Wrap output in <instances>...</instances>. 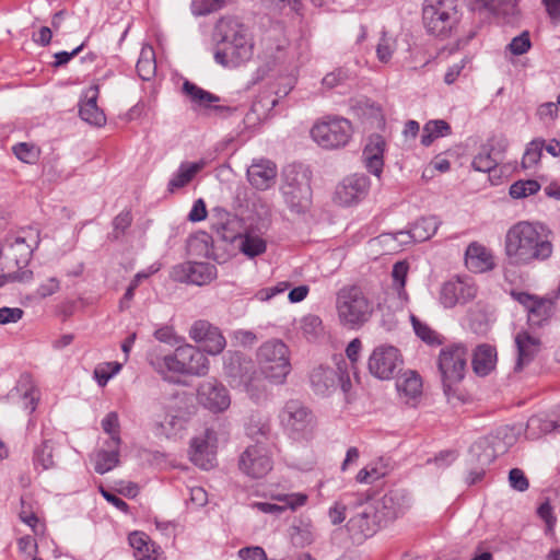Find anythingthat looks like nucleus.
Wrapping results in <instances>:
<instances>
[{"mask_svg": "<svg viewBox=\"0 0 560 560\" xmlns=\"http://www.w3.org/2000/svg\"><path fill=\"white\" fill-rule=\"evenodd\" d=\"M552 244L544 234L542 225L528 221L513 224L504 236V253L512 266H528L552 255Z\"/></svg>", "mask_w": 560, "mask_h": 560, "instance_id": "obj_1", "label": "nucleus"}, {"mask_svg": "<svg viewBox=\"0 0 560 560\" xmlns=\"http://www.w3.org/2000/svg\"><path fill=\"white\" fill-rule=\"evenodd\" d=\"M214 37L223 44V48L214 52L217 63L226 68H236L252 59L254 55L252 34L237 18H221L215 24Z\"/></svg>", "mask_w": 560, "mask_h": 560, "instance_id": "obj_2", "label": "nucleus"}, {"mask_svg": "<svg viewBox=\"0 0 560 560\" xmlns=\"http://www.w3.org/2000/svg\"><path fill=\"white\" fill-rule=\"evenodd\" d=\"M40 244V232L35 226H25L8 234L0 246L1 270H28L34 252Z\"/></svg>", "mask_w": 560, "mask_h": 560, "instance_id": "obj_3", "label": "nucleus"}, {"mask_svg": "<svg viewBox=\"0 0 560 560\" xmlns=\"http://www.w3.org/2000/svg\"><path fill=\"white\" fill-rule=\"evenodd\" d=\"M336 313L339 324L347 329L363 327L374 313L371 299L358 285H346L336 294Z\"/></svg>", "mask_w": 560, "mask_h": 560, "instance_id": "obj_4", "label": "nucleus"}, {"mask_svg": "<svg viewBox=\"0 0 560 560\" xmlns=\"http://www.w3.org/2000/svg\"><path fill=\"white\" fill-rule=\"evenodd\" d=\"M312 173L303 164H289L282 172L281 194L288 209L295 214L305 213L312 205Z\"/></svg>", "mask_w": 560, "mask_h": 560, "instance_id": "obj_5", "label": "nucleus"}, {"mask_svg": "<svg viewBox=\"0 0 560 560\" xmlns=\"http://www.w3.org/2000/svg\"><path fill=\"white\" fill-rule=\"evenodd\" d=\"M188 417L185 408L175 399L158 404L151 415L150 428L158 438H180L187 428Z\"/></svg>", "mask_w": 560, "mask_h": 560, "instance_id": "obj_6", "label": "nucleus"}, {"mask_svg": "<svg viewBox=\"0 0 560 560\" xmlns=\"http://www.w3.org/2000/svg\"><path fill=\"white\" fill-rule=\"evenodd\" d=\"M279 422L284 433L294 441H308L313 438L316 419L313 412L300 400L289 399L280 409Z\"/></svg>", "mask_w": 560, "mask_h": 560, "instance_id": "obj_7", "label": "nucleus"}, {"mask_svg": "<svg viewBox=\"0 0 560 560\" xmlns=\"http://www.w3.org/2000/svg\"><path fill=\"white\" fill-rule=\"evenodd\" d=\"M468 360L467 349L463 345H451L441 349L438 360L443 390L448 401L458 398L454 385L465 376Z\"/></svg>", "mask_w": 560, "mask_h": 560, "instance_id": "obj_8", "label": "nucleus"}, {"mask_svg": "<svg viewBox=\"0 0 560 560\" xmlns=\"http://www.w3.org/2000/svg\"><path fill=\"white\" fill-rule=\"evenodd\" d=\"M422 19L430 34L448 36L459 20L458 0H424Z\"/></svg>", "mask_w": 560, "mask_h": 560, "instance_id": "obj_9", "label": "nucleus"}, {"mask_svg": "<svg viewBox=\"0 0 560 560\" xmlns=\"http://www.w3.org/2000/svg\"><path fill=\"white\" fill-rule=\"evenodd\" d=\"M257 362L265 377L275 384H282L291 371L289 349L278 339L268 340L259 347Z\"/></svg>", "mask_w": 560, "mask_h": 560, "instance_id": "obj_10", "label": "nucleus"}, {"mask_svg": "<svg viewBox=\"0 0 560 560\" xmlns=\"http://www.w3.org/2000/svg\"><path fill=\"white\" fill-rule=\"evenodd\" d=\"M223 372L232 387L241 388L252 398L257 397L258 387L254 384L256 372L250 359L238 351H226L223 355Z\"/></svg>", "mask_w": 560, "mask_h": 560, "instance_id": "obj_11", "label": "nucleus"}, {"mask_svg": "<svg viewBox=\"0 0 560 560\" xmlns=\"http://www.w3.org/2000/svg\"><path fill=\"white\" fill-rule=\"evenodd\" d=\"M311 136L324 149H339L351 139L352 125L343 117L328 116L313 126Z\"/></svg>", "mask_w": 560, "mask_h": 560, "instance_id": "obj_12", "label": "nucleus"}, {"mask_svg": "<svg viewBox=\"0 0 560 560\" xmlns=\"http://www.w3.org/2000/svg\"><path fill=\"white\" fill-rule=\"evenodd\" d=\"M197 404L213 415L225 412L232 402L229 389L217 378H209L198 384Z\"/></svg>", "mask_w": 560, "mask_h": 560, "instance_id": "obj_13", "label": "nucleus"}, {"mask_svg": "<svg viewBox=\"0 0 560 560\" xmlns=\"http://www.w3.org/2000/svg\"><path fill=\"white\" fill-rule=\"evenodd\" d=\"M402 363L399 350L390 345H380L373 349L368 360L370 373L382 381L394 377Z\"/></svg>", "mask_w": 560, "mask_h": 560, "instance_id": "obj_14", "label": "nucleus"}, {"mask_svg": "<svg viewBox=\"0 0 560 560\" xmlns=\"http://www.w3.org/2000/svg\"><path fill=\"white\" fill-rule=\"evenodd\" d=\"M371 180L364 174L346 177L335 189L334 200L342 207H351L361 202L369 195Z\"/></svg>", "mask_w": 560, "mask_h": 560, "instance_id": "obj_15", "label": "nucleus"}, {"mask_svg": "<svg viewBox=\"0 0 560 560\" xmlns=\"http://www.w3.org/2000/svg\"><path fill=\"white\" fill-rule=\"evenodd\" d=\"M217 267L210 262L186 261L175 265L171 270V278L174 281L206 285L217 278Z\"/></svg>", "mask_w": 560, "mask_h": 560, "instance_id": "obj_16", "label": "nucleus"}, {"mask_svg": "<svg viewBox=\"0 0 560 560\" xmlns=\"http://www.w3.org/2000/svg\"><path fill=\"white\" fill-rule=\"evenodd\" d=\"M477 294V288L472 279L468 277H455L445 281L440 290V303L445 308H452L457 304H465Z\"/></svg>", "mask_w": 560, "mask_h": 560, "instance_id": "obj_17", "label": "nucleus"}, {"mask_svg": "<svg viewBox=\"0 0 560 560\" xmlns=\"http://www.w3.org/2000/svg\"><path fill=\"white\" fill-rule=\"evenodd\" d=\"M238 466L246 476L259 479L265 477L272 469L273 462L264 445L254 444L246 447L241 454Z\"/></svg>", "mask_w": 560, "mask_h": 560, "instance_id": "obj_18", "label": "nucleus"}, {"mask_svg": "<svg viewBox=\"0 0 560 560\" xmlns=\"http://www.w3.org/2000/svg\"><path fill=\"white\" fill-rule=\"evenodd\" d=\"M189 337L202 346V352L210 355L220 354L226 347V340L220 328L208 320H196L190 329Z\"/></svg>", "mask_w": 560, "mask_h": 560, "instance_id": "obj_19", "label": "nucleus"}, {"mask_svg": "<svg viewBox=\"0 0 560 560\" xmlns=\"http://www.w3.org/2000/svg\"><path fill=\"white\" fill-rule=\"evenodd\" d=\"M373 503L378 510L384 523L387 524L402 516L411 506V497L405 489H393Z\"/></svg>", "mask_w": 560, "mask_h": 560, "instance_id": "obj_20", "label": "nucleus"}, {"mask_svg": "<svg viewBox=\"0 0 560 560\" xmlns=\"http://www.w3.org/2000/svg\"><path fill=\"white\" fill-rule=\"evenodd\" d=\"M383 525L385 523L373 501L362 505L348 522L349 530L359 539L374 535Z\"/></svg>", "mask_w": 560, "mask_h": 560, "instance_id": "obj_21", "label": "nucleus"}, {"mask_svg": "<svg viewBox=\"0 0 560 560\" xmlns=\"http://www.w3.org/2000/svg\"><path fill=\"white\" fill-rule=\"evenodd\" d=\"M218 445L217 433L212 429H206L202 435L191 441L190 458L195 465L202 469H210L214 466Z\"/></svg>", "mask_w": 560, "mask_h": 560, "instance_id": "obj_22", "label": "nucleus"}, {"mask_svg": "<svg viewBox=\"0 0 560 560\" xmlns=\"http://www.w3.org/2000/svg\"><path fill=\"white\" fill-rule=\"evenodd\" d=\"M387 148L385 139L381 135H371L362 151V161L365 168L381 178L384 168V154Z\"/></svg>", "mask_w": 560, "mask_h": 560, "instance_id": "obj_23", "label": "nucleus"}, {"mask_svg": "<svg viewBox=\"0 0 560 560\" xmlns=\"http://www.w3.org/2000/svg\"><path fill=\"white\" fill-rule=\"evenodd\" d=\"M465 265L470 271L476 273L490 271L495 266L491 249L477 242H472L467 246Z\"/></svg>", "mask_w": 560, "mask_h": 560, "instance_id": "obj_24", "label": "nucleus"}, {"mask_svg": "<svg viewBox=\"0 0 560 560\" xmlns=\"http://www.w3.org/2000/svg\"><path fill=\"white\" fill-rule=\"evenodd\" d=\"M206 165L207 162L203 159L195 162H182L177 170L171 175L167 183V190L171 194H174L179 189L188 186L197 176V174L206 167Z\"/></svg>", "mask_w": 560, "mask_h": 560, "instance_id": "obj_25", "label": "nucleus"}, {"mask_svg": "<svg viewBox=\"0 0 560 560\" xmlns=\"http://www.w3.org/2000/svg\"><path fill=\"white\" fill-rule=\"evenodd\" d=\"M277 167L269 160H258L247 168L249 183L258 190H266L275 184Z\"/></svg>", "mask_w": 560, "mask_h": 560, "instance_id": "obj_26", "label": "nucleus"}, {"mask_svg": "<svg viewBox=\"0 0 560 560\" xmlns=\"http://www.w3.org/2000/svg\"><path fill=\"white\" fill-rule=\"evenodd\" d=\"M136 560H164L163 551L145 533L133 532L128 537Z\"/></svg>", "mask_w": 560, "mask_h": 560, "instance_id": "obj_27", "label": "nucleus"}, {"mask_svg": "<svg viewBox=\"0 0 560 560\" xmlns=\"http://www.w3.org/2000/svg\"><path fill=\"white\" fill-rule=\"evenodd\" d=\"M514 341L517 351L514 371L520 372L537 355L540 350V341L527 331H520Z\"/></svg>", "mask_w": 560, "mask_h": 560, "instance_id": "obj_28", "label": "nucleus"}, {"mask_svg": "<svg viewBox=\"0 0 560 560\" xmlns=\"http://www.w3.org/2000/svg\"><path fill=\"white\" fill-rule=\"evenodd\" d=\"M98 86L93 85L85 91V100L81 102L80 117L90 125L101 127L106 122L103 110L97 106Z\"/></svg>", "mask_w": 560, "mask_h": 560, "instance_id": "obj_29", "label": "nucleus"}, {"mask_svg": "<svg viewBox=\"0 0 560 560\" xmlns=\"http://www.w3.org/2000/svg\"><path fill=\"white\" fill-rule=\"evenodd\" d=\"M185 374L203 376L209 372L210 362L205 353L198 348L185 343L182 346Z\"/></svg>", "mask_w": 560, "mask_h": 560, "instance_id": "obj_30", "label": "nucleus"}, {"mask_svg": "<svg viewBox=\"0 0 560 560\" xmlns=\"http://www.w3.org/2000/svg\"><path fill=\"white\" fill-rule=\"evenodd\" d=\"M120 445H112L109 442H103L102 447L94 454L92 460L94 470L104 475L119 465Z\"/></svg>", "mask_w": 560, "mask_h": 560, "instance_id": "obj_31", "label": "nucleus"}, {"mask_svg": "<svg viewBox=\"0 0 560 560\" xmlns=\"http://www.w3.org/2000/svg\"><path fill=\"white\" fill-rule=\"evenodd\" d=\"M183 91L186 95H188L196 105L205 108H211L215 113L224 114L230 112V108L222 105H211L212 103H217L220 101L219 96L197 86L189 81H185L183 84Z\"/></svg>", "mask_w": 560, "mask_h": 560, "instance_id": "obj_32", "label": "nucleus"}, {"mask_svg": "<svg viewBox=\"0 0 560 560\" xmlns=\"http://www.w3.org/2000/svg\"><path fill=\"white\" fill-rule=\"evenodd\" d=\"M183 91L186 95H188L196 105L205 108H211L215 113L224 114L230 112V108L222 105H211L212 103H217L220 101L219 96L197 86L189 81H185L183 84Z\"/></svg>", "mask_w": 560, "mask_h": 560, "instance_id": "obj_33", "label": "nucleus"}, {"mask_svg": "<svg viewBox=\"0 0 560 560\" xmlns=\"http://www.w3.org/2000/svg\"><path fill=\"white\" fill-rule=\"evenodd\" d=\"M150 363L153 369L164 377H166L168 373L185 374L182 346L177 347L171 354L151 359Z\"/></svg>", "mask_w": 560, "mask_h": 560, "instance_id": "obj_34", "label": "nucleus"}, {"mask_svg": "<svg viewBox=\"0 0 560 560\" xmlns=\"http://www.w3.org/2000/svg\"><path fill=\"white\" fill-rule=\"evenodd\" d=\"M278 100L269 95L259 96L253 102L250 109L244 117V122L248 127H255L269 117V112L277 105Z\"/></svg>", "mask_w": 560, "mask_h": 560, "instance_id": "obj_35", "label": "nucleus"}, {"mask_svg": "<svg viewBox=\"0 0 560 560\" xmlns=\"http://www.w3.org/2000/svg\"><path fill=\"white\" fill-rule=\"evenodd\" d=\"M497 362L495 349L489 345H480L476 348L472 357V369L476 374L488 375Z\"/></svg>", "mask_w": 560, "mask_h": 560, "instance_id": "obj_36", "label": "nucleus"}, {"mask_svg": "<svg viewBox=\"0 0 560 560\" xmlns=\"http://www.w3.org/2000/svg\"><path fill=\"white\" fill-rule=\"evenodd\" d=\"M237 238L240 240L238 248L241 253L248 258L259 256L267 249L266 240L250 229H247L243 234H240Z\"/></svg>", "mask_w": 560, "mask_h": 560, "instance_id": "obj_37", "label": "nucleus"}, {"mask_svg": "<svg viewBox=\"0 0 560 560\" xmlns=\"http://www.w3.org/2000/svg\"><path fill=\"white\" fill-rule=\"evenodd\" d=\"M389 471L388 462L381 457L375 460H372L366 466H364L355 476V480L359 483L363 485H372L375 481L385 477Z\"/></svg>", "mask_w": 560, "mask_h": 560, "instance_id": "obj_38", "label": "nucleus"}, {"mask_svg": "<svg viewBox=\"0 0 560 560\" xmlns=\"http://www.w3.org/2000/svg\"><path fill=\"white\" fill-rule=\"evenodd\" d=\"M396 388L400 396L412 399L421 394L422 380L415 371H406L397 378Z\"/></svg>", "mask_w": 560, "mask_h": 560, "instance_id": "obj_39", "label": "nucleus"}, {"mask_svg": "<svg viewBox=\"0 0 560 560\" xmlns=\"http://www.w3.org/2000/svg\"><path fill=\"white\" fill-rule=\"evenodd\" d=\"M451 135V126L443 119H433L424 124L421 135V144L429 147L432 142L442 137Z\"/></svg>", "mask_w": 560, "mask_h": 560, "instance_id": "obj_40", "label": "nucleus"}, {"mask_svg": "<svg viewBox=\"0 0 560 560\" xmlns=\"http://www.w3.org/2000/svg\"><path fill=\"white\" fill-rule=\"evenodd\" d=\"M440 220L434 217H424L416 221L412 226V236L416 242H424L430 240L438 231Z\"/></svg>", "mask_w": 560, "mask_h": 560, "instance_id": "obj_41", "label": "nucleus"}, {"mask_svg": "<svg viewBox=\"0 0 560 560\" xmlns=\"http://www.w3.org/2000/svg\"><path fill=\"white\" fill-rule=\"evenodd\" d=\"M137 71L139 77L148 81L156 71L155 54L151 46L144 45L141 48L140 56L137 62Z\"/></svg>", "mask_w": 560, "mask_h": 560, "instance_id": "obj_42", "label": "nucleus"}, {"mask_svg": "<svg viewBox=\"0 0 560 560\" xmlns=\"http://www.w3.org/2000/svg\"><path fill=\"white\" fill-rule=\"evenodd\" d=\"M311 383L314 390L318 394H325L335 386V372L330 368L318 366L311 373Z\"/></svg>", "mask_w": 560, "mask_h": 560, "instance_id": "obj_43", "label": "nucleus"}, {"mask_svg": "<svg viewBox=\"0 0 560 560\" xmlns=\"http://www.w3.org/2000/svg\"><path fill=\"white\" fill-rule=\"evenodd\" d=\"M410 322L412 324L415 334L423 342L429 346H440L443 343V337L429 325L421 322L417 316L410 315Z\"/></svg>", "mask_w": 560, "mask_h": 560, "instance_id": "obj_44", "label": "nucleus"}, {"mask_svg": "<svg viewBox=\"0 0 560 560\" xmlns=\"http://www.w3.org/2000/svg\"><path fill=\"white\" fill-rule=\"evenodd\" d=\"M101 427L103 432L108 435V439L104 442H109L114 446L121 445L120 422L116 411L108 412L102 419Z\"/></svg>", "mask_w": 560, "mask_h": 560, "instance_id": "obj_45", "label": "nucleus"}, {"mask_svg": "<svg viewBox=\"0 0 560 560\" xmlns=\"http://www.w3.org/2000/svg\"><path fill=\"white\" fill-rule=\"evenodd\" d=\"M397 37L387 32H383L376 45V57L378 61L382 63H388L392 60L394 52L397 50Z\"/></svg>", "mask_w": 560, "mask_h": 560, "instance_id": "obj_46", "label": "nucleus"}, {"mask_svg": "<svg viewBox=\"0 0 560 560\" xmlns=\"http://www.w3.org/2000/svg\"><path fill=\"white\" fill-rule=\"evenodd\" d=\"M270 498L278 504H280L285 511L296 509L306 504L308 497L302 492H291V493H272Z\"/></svg>", "mask_w": 560, "mask_h": 560, "instance_id": "obj_47", "label": "nucleus"}, {"mask_svg": "<svg viewBox=\"0 0 560 560\" xmlns=\"http://www.w3.org/2000/svg\"><path fill=\"white\" fill-rule=\"evenodd\" d=\"M500 163L499 159L487 150L486 145L480 147L479 152L475 155L471 166L475 171L488 173L497 167Z\"/></svg>", "mask_w": 560, "mask_h": 560, "instance_id": "obj_48", "label": "nucleus"}, {"mask_svg": "<svg viewBox=\"0 0 560 560\" xmlns=\"http://www.w3.org/2000/svg\"><path fill=\"white\" fill-rule=\"evenodd\" d=\"M544 147L545 141L541 139H534L527 144L522 159V165L524 168H533L539 163Z\"/></svg>", "mask_w": 560, "mask_h": 560, "instance_id": "obj_49", "label": "nucleus"}, {"mask_svg": "<svg viewBox=\"0 0 560 560\" xmlns=\"http://www.w3.org/2000/svg\"><path fill=\"white\" fill-rule=\"evenodd\" d=\"M409 271V264L406 260L397 261L393 266V284L398 292L399 298L406 296L405 284Z\"/></svg>", "mask_w": 560, "mask_h": 560, "instance_id": "obj_50", "label": "nucleus"}, {"mask_svg": "<svg viewBox=\"0 0 560 560\" xmlns=\"http://www.w3.org/2000/svg\"><path fill=\"white\" fill-rule=\"evenodd\" d=\"M291 536L293 541L301 546L312 544L315 537L312 524L303 521L293 525Z\"/></svg>", "mask_w": 560, "mask_h": 560, "instance_id": "obj_51", "label": "nucleus"}, {"mask_svg": "<svg viewBox=\"0 0 560 560\" xmlns=\"http://www.w3.org/2000/svg\"><path fill=\"white\" fill-rule=\"evenodd\" d=\"M540 189V185L537 180H518L511 185L510 196L514 199L525 198L527 196L535 195Z\"/></svg>", "mask_w": 560, "mask_h": 560, "instance_id": "obj_52", "label": "nucleus"}, {"mask_svg": "<svg viewBox=\"0 0 560 560\" xmlns=\"http://www.w3.org/2000/svg\"><path fill=\"white\" fill-rule=\"evenodd\" d=\"M14 155L27 164L35 163L39 158V150L36 145L27 142H20L12 147Z\"/></svg>", "mask_w": 560, "mask_h": 560, "instance_id": "obj_53", "label": "nucleus"}, {"mask_svg": "<svg viewBox=\"0 0 560 560\" xmlns=\"http://www.w3.org/2000/svg\"><path fill=\"white\" fill-rule=\"evenodd\" d=\"M228 0H191V12L196 16H202L222 9Z\"/></svg>", "mask_w": 560, "mask_h": 560, "instance_id": "obj_54", "label": "nucleus"}, {"mask_svg": "<svg viewBox=\"0 0 560 560\" xmlns=\"http://www.w3.org/2000/svg\"><path fill=\"white\" fill-rule=\"evenodd\" d=\"M122 364L119 362H107L94 370V376L100 386H105L108 381L120 372Z\"/></svg>", "mask_w": 560, "mask_h": 560, "instance_id": "obj_55", "label": "nucleus"}, {"mask_svg": "<svg viewBox=\"0 0 560 560\" xmlns=\"http://www.w3.org/2000/svg\"><path fill=\"white\" fill-rule=\"evenodd\" d=\"M517 0H476L481 8L494 14H508L512 12Z\"/></svg>", "mask_w": 560, "mask_h": 560, "instance_id": "obj_56", "label": "nucleus"}, {"mask_svg": "<svg viewBox=\"0 0 560 560\" xmlns=\"http://www.w3.org/2000/svg\"><path fill=\"white\" fill-rule=\"evenodd\" d=\"M34 463L43 469L52 467V447L49 441H44L34 452Z\"/></svg>", "mask_w": 560, "mask_h": 560, "instance_id": "obj_57", "label": "nucleus"}, {"mask_svg": "<svg viewBox=\"0 0 560 560\" xmlns=\"http://www.w3.org/2000/svg\"><path fill=\"white\" fill-rule=\"evenodd\" d=\"M0 275V288L11 282L27 283L33 280L32 270H1Z\"/></svg>", "mask_w": 560, "mask_h": 560, "instance_id": "obj_58", "label": "nucleus"}, {"mask_svg": "<svg viewBox=\"0 0 560 560\" xmlns=\"http://www.w3.org/2000/svg\"><path fill=\"white\" fill-rule=\"evenodd\" d=\"M349 79L348 70L337 68L327 73L322 80V86L326 90H332L337 86L343 85Z\"/></svg>", "mask_w": 560, "mask_h": 560, "instance_id": "obj_59", "label": "nucleus"}, {"mask_svg": "<svg viewBox=\"0 0 560 560\" xmlns=\"http://www.w3.org/2000/svg\"><path fill=\"white\" fill-rule=\"evenodd\" d=\"M485 145L488 151H490L494 156H497V159H499V161H501L509 148V140L502 133L493 135L487 140Z\"/></svg>", "mask_w": 560, "mask_h": 560, "instance_id": "obj_60", "label": "nucleus"}, {"mask_svg": "<svg viewBox=\"0 0 560 560\" xmlns=\"http://www.w3.org/2000/svg\"><path fill=\"white\" fill-rule=\"evenodd\" d=\"M532 46L529 34L523 32L518 36H515L508 45L509 51L514 56H521L529 50Z\"/></svg>", "mask_w": 560, "mask_h": 560, "instance_id": "obj_61", "label": "nucleus"}, {"mask_svg": "<svg viewBox=\"0 0 560 560\" xmlns=\"http://www.w3.org/2000/svg\"><path fill=\"white\" fill-rule=\"evenodd\" d=\"M537 515L545 522L546 533H553L557 523V517L555 516L553 509L548 501H545L538 506Z\"/></svg>", "mask_w": 560, "mask_h": 560, "instance_id": "obj_62", "label": "nucleus"}, {"mask_svg": "<svg viewBox=\"0 0 560 560\" xmlns=\"http://www.w3.org/2000/svg\"><path fill=\"white\" fill-rule=\"evenodd\" d=\"M322 319L317 315L308 314L300 322V328L305 336H315L320 330Z\"/></svg>", "mask_w": 560, "mask_h": 560, "instance_id": "obj_63", "label": "nucleus"}, {"mask_svg": "<svg viewBox=\"0 0 560 560\" xmlns=\"http://www.w3.org/2000/svg\"><path fill=\"white\" fill-rule=\"evenodd\" d=\"M237 557L240 560H266L267 555L264 548L259 546H249L241 548L237 551Z\"/></svg>", "mask_w": 560, "mask_h": 560, "instance_id": "obj_64", "label": "nucleus"}]
</instances>
